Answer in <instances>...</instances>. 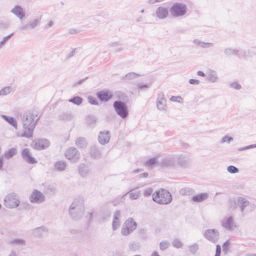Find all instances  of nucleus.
<instances>
[{"label": "nucleus", "instance_id": "nucleus-1", "mask_svg": "<svg viewBox=\"0 0 256 256\" xmlns=\"http://www.w3.org/2000/svg\"><path fill=\"white\" fill-rule=\"evenodd\" d=\"M36 112H25L21 117L23 132H18L17 135L20 137L30 138L32 136L34 130L39 119Z\"/></svg>", "mask_w": 256, "mask_h": 256}, {"label": "nucleus", "instance_id": "nucleus-2", "mask_svg": "<svg viewBox=\"0 0 256 256\" xmlns=\"http://www.w3.org/2000/svg\"><path fill=\"white\" fill-rule=\"evenodd\" d=\"M85 210L84 200L80 197L76 198L69 208V215L74 220L82 218Z\"/></svg>", "mask_w": 256, "mask_h": 256}, {"label": "nucleus", "instance_id": "nucleus-3", "mask_svg": "<svg viewBox=\"0 0 256 256\" xmlns=\"http://www.w3.org/2000/svg\"><path fill=\"white\" fill-rule=\"evenodd\" d=\"M152 200L154 202L161 204H168L172 200L170 193L165 189H160L152 194Z\"/></svg>", "mask_w": 256, "mask_h": 256}, {"label": "nucleus", "instance_id": "nucleus-4", "mask_svg": "<svg viewBox=\"0 0 256 256\" xmlns=\"http://www.w3.org/2000/svg\"><path fill=\"white\" fill-rule=\"evenodd\" d=\"M187 10L186 5L182 2H174L170 10L171 15L174 18L184 16L186 14Z\"/></svg>", "mask_w": 256, "mask_h": 256}, {"label": "nucleus", "instance_id": "nucleus-5", "mask_svg": "<svg viewBox=\"0 0 256 256\" xmlns=\"http://www.w3.org/2000/svg\"><path fill=\"white\" fill-rule=\"evenodd\" d=\"M20 204V198L15 192H10L7 194L4 200V204L7 208H17Z\"/></svg>", "mask_w": 256, "mask_h": 256}, {"label": "nucleus", "instance_id": "nucleus-6", "mask_svg": "<svg viewBox=\"0 0 256 256\" xmlns=\"http://www.w3.org/2000/svg\"><path fill=\"white\" fill-rule=\"evenodd\" d=\"M114 108L116 114L122 118H126L128 115V110L126 102L116 100L114 102Z\"/></svg>", "mask_w": 256, "mask_h": 256}, {"label": "nucleus", "instance_id": "nucleus-7", "mask_svg": "<svg viewBox=\"0 0 256 256\" xmlns=\"http://www.w3.org/2000/svg\"><path fill=\"white\" fill-rule=\"evenodd\" d=\"M66 158L72 162H77L80 157V154L78 150L73 146L68 148L64 154Z\"/></svg>", "mask_w": 256, "mask_h": 256}, {"label": "nucleus", "instance_id": "nucleus-8", "mask_svg": "<svg viewBox=\"0 0 256 256\" xmlns=\"http://www.w3.org/2000/svg\"><path fill=\"white\" fill-rule=\"evenodd\" d=\"M44 195L40 191L34 190L29 196V200L32 204H40L45 201Z\"/></svg>", "mask_w": 256, "mask_h": 256}, {"label": "nucleus", "instance_id": "nucleus-9", "mask_svg": "<svg viewBox=\"0 0 256 256\" xmlns=\"http://www.w3.org/2000/svg\"><path fill=\"white\" fill-rule=\"evenodd\" d=\"M78 172L82 178H86L90 176L92 168L90 164L86 163L80 164L78 167Z\"/></svg>", "mask_w": 256, "mask_h": 256}, {"label": "nucleus", "instance_id": "nucleus-10", "mask_svg": "<svg viewBox=\"0 0 256 256\" xmlns=\"http://www.w3.org/2000/svg\"><path fill=\"white\" fill-rule=\"evenodd\" d=\"M204 237L210 242L216 243L219 239V232L216 229L206 230L204 234Z\"/></svg>", "mask_w": 256, "mask_h": 256}, {"label": "nucleus", "instance_id": "nucleus-11", "mask_svg": "<svg viewBox=\"0 0 256 256\" xmlns=\"http://www.w3.org/2000/svg\"><path fill=\"white\" fill-rule=\"evenodd\" d=\"M40 18H37L30 21L27 24H23L20 26V29L22 31H27L30 30L34 29L40 24Z\"/></svg>", "mask_w": 256, "mask_h": 256}, {"label": "nucleus", "instance_id": "nucleus-12", "mask_svg": "<svg viewBox=\"0 0 256 256\" xmlns=\"http://www.w3.org/2000/svg\"><path fill=\"white\" fill-rule=\"evenodd\" d=\"M22 159L30 164H34L37 162L36 158L32 156L30 150L28 148H24L21 153Z\"/></svg>", "mask_w": 256, "mask_h": 256}, {"label": "nucleus", "instance_id": "nucleus-13", "mask_svg": "<svg viewBox=\"0 0 256 256\" xmlns=\"http://www.w3.org/2000/svg\"><path fill=\"white\" fill-rule=\"evenodd\" d=\"M245 52H242L241 50L232 48H227L224 50V54L226 56L236 55L239 58H242L244 56Z\"/></svg>", "mask_w": 256, "mask_h": 256}, {"label": "nucleus", "instance_id": "nucleus-14", "mask_svg": "<svg viewBox=\"0 0 256 256\" xmlns=\"http://www.w3.org/2000/svg\"><path fill=\"white\" fill-rule=\"evenodd\" d=\"M166 100L164 98V95L162 92L158 94L157 101V108L158 110L161 111L166 110Z\"/></svg>", "mask_w": 256, "mask_h": 256}, {"label": "nucleus", "instance_id": "nucleus-15", "mask_svg": "<svg viewBox=\"0 0 256 256\" xmlns=\"http://www.w3.org/2000/svg\"><path fill=\"white\" fill-rule=\"evenodd\" d=\"M222 226L228 230H232L234 227L236 226L234 224V218L232 216L223 220L222 222Z\"/></svg>", "mask_w": 256, "mask_h": 256}, {"label": "nucleus", "instance_id": "nucleus-16", "mask_svg": "<svg viewBox=\"0 0 256 256\" xmlns=\"http://www.w3.org/2000/svg\"><path fill=\"white\" fill-rule=\"evenodd\" d=\"M110 138L109 131L100 132L98 136V142L102 144H105L109 142Z\"/></svg>", "mask_w": 256, "mask_h": 256}, {"label": "nucleus", "instance_id": "nucleus-17", "mask_svg": "<svg viewBox=\"0 0 256 256\" xmlns=\"http://www.w3.org/2000/svg\"><path fill=\"white\" fill-rule=\"evenodd\" d=\"M121 212L120 210H116L114 214V218L112 224V228L114 230H117L120 226Z\"/></svg>", "mask_w": 256, "mask_h": 256}, {"label": "nucleus", "instance_id": "nucleus-18", "mask_svg": "<svg viewBox=\"0 0 256 256\" xmlns=\"http://www.w3.org/2000/svg\"><path fill=\"white\" fill-rule=\"evenodd\" d=\"M50 145L49 142L45 138L38 140L34 144V148L37 150H44Z\"/></svg>", "mask_w": 256, "mask_h": 256}, {"label": "nucleus", "instance_id": "nucleus-19", "mask_svg": "<svg viewBox=\"0 0 256 256\" xmlns=\"http://www.w3.org/2000/svg\"><path fill=\"white\" fill-rule=\"evenodd\" d=\"M48 230L44 226L36 228L32 230V235L36 238H40L46 234Z\"/></svg>", "mask_w": 256, "mask_h": 256}, {"label": "nucleus", "instance_id": "nucleus-20", "mask_svg": "<svg viewBox=\"0 0 256 256\" xmlns=\"http://www.w3.org/2000/svg\"><path fill=\"white\" fill-rule=\"evenodd\" d=\"M168 9L166 7L160 6L156 10V15L159 19H164L168 16Z\"/></svg>", "mask_w": 256, "mask_h": 256}, {"label": "nucleus", "instance_id": "nucleus-21", "mask_svg": "<svg viewBox=\"0 0 256 256\" xmlns=\"http://www.w3.org/2000/svg\"><path fill=\"white\" fill-rule=\"evenodd\" d=\"M10 12L20 20H22L25 16V12L20 6H16L11 10Z\"/></svg>", "mask_w": 256, "mask_h": 256}, {"label": "nucleus", "instance_id": "nucleus-22", "mask_svg": "<svg viewBox=\"0 0 256 256\" xmlns=\"http://www.w3.org/2000/svg\"><path fill=\"white\" fill-rule=\"evenodd\" d=\"M98 99L102 102H107L112 97V94L110 92L100 91L96 94Z\"/></svg>", "mask_w": 256, "mask_h": 256}, {"label": "nucleus", "instance_id": "nucleus-23", "mask_svg": "<svg viewBox=\"0 0 256 256\" xmlns=\"http://www.w3.org/2000/svg\"><path fill=\"white\" fill-rule=\"evenodd\" d=\"M218 73L216 70H210L206 74V80L212 83H214L218 82Z\"/></svg>", "mask_w": 256, "mask_h": 256}, {"label": "nucleus", "instance_id": "nucleus-24", "mask_svg": "<svg viewBox=\"0 0 256 256\" xmlns=\"http://www.w3.org/2000/svg\"><path fill=\"white\" fill-rule=\"evenodd\" d=\"M237 204L240 208L242 212H243L246 207L249 205V202L246 198L242 196H238L236 200Z\"/></svg>", "mask_w": 256, "mask_h": 256}, {"label": "nucleus", "instance_id": "nucleus-25", "mask_svg": "<svg viewBox=\"0 0 256 256\" xmlns=\"http://www.w3.org/2000/svg\"><path fill=\"white\" fill-rule=\"evenodd\" d=\"M208 197V194L206 192H204L193 196L192 200L194 202H200L206 200Z\"/></svg>", "mask_w": 256, "mask_h": 256}, {"label": "nucleus", "instance_id": "nucleus-26", "mask_svg": "<svg viewBox=\"0 0 256 256\" xmlns=\"http://www.w3.org/2000/svg\"><path fill=\"white\" fill-rule=\"evenodd\" d=\"M101 151L96 146H92L90 148V155L94 158H100L101 156Z\"/></svg>", "mask_w": 256, "mask_h": 256}, {"label": "nucleus", "instance_id": "nucleus-27", "mask_svg": "<svg viewBox=\"0 0 256 256\" xmlns=\"http://www.w3.org/2000/svg\"><path fill=\"white\" fill-rule=\"evenodd\" d=\"M75 144L79 148H84L86 146L88 143L84 138L79 137L76 140Z\"/></svg>", "mask_w": 256, "mask_h": 256}, {"label": "nucleus", "instance_id": "nucleus-28", "mask_svg": "<svg viewBox=\"0 0 256 256\" xmlns=\"http://www.w3.org/2000/svg\"><path fill=\"white\" fill-rule=\"evenodd\" d=\"M2 116L5 120H6L9 124L12 125L16 129L18 128L17 122L14 118L12 116H6V115H2Z\"/></svg>", "mask_w": 256, "mask_h": 256}, {"label": "nucleus", "instance_id": "nucleus-29", "mask_svg": "<svg viewBox=\"0 0 256 256\" xmlns=\"http://www.w3.org/2000/svg\"><path fill=\"white\" fill-rule=\"evenodd\" d=\"M124 224L129 228V229L132 232L136 228L137 224L132 218H128L124 222Z\"/></svg>", "mask_w": 256, "mask_h": 256}, {"label": "nucleus", "instance_id": "nucleus-30", "mask_svg": "<svg viewBox=\"0 0 256 256\" xmlns=\"http://www.w3.org/2000/svg\"><path fill=\"white\" fill-rule=\"evenodd\" d=\"M162 166L169 167L174 166V161L169 158H164L158 164Z\"/></svg>", "mask_w": 256, "mask_h": 256}, {"label": "nucleus", "instance_id": "nucleus-31", "mask_svg": "<svg viewBox=\"0 0 256 256\" xmlns=\"http://www.w3.org/2000/svg\"><path fill=\"white\" fill-rule=\"evenodd\" d=\"M16 154L17 150L16 148H12L4 152V157L6 159H9L15 156Z\"/></svg>", "mask_w": 256, "mask_h": 256}, {"label": "nucleus", "instance_id": "nucleus-32", "mask_svg": "<svg viewBox=\"0 0 256 256\" xmlns=\"http://www.w3.org/2000/svg\"><path fill=\"white\" fill-rule=\"evenodd\" d=\"M66 164L64 161H58L55 164V168L58 171H63L65 170Z\"/></svg>", "mask_w": 256, "mask_h": 256}, {"label": "nucleus", "instance_id": "nucleus-33", "mask_svg": "<svg viewBox=\"0 0 256 256\" xmlns=\"http://www.w3.org/2000/svg\"><path fill=\"white\" fill-rule=\"evenodd\" d=\"M129 192H127L125 194V195L128 194ZM140 191L136 190H132L130 191V198L132 200H136L140 196Z\"/></svg>", "mask_w": 256, "mask_h": 256}, {"label": "nucleus", "instance_id": "nucleus-34", "mask_svg": "<svg viewBox=\"0 0 256 256\" xmlns=\"http://www.w3.org/2000/svg\"><path fill=\"white\" fill-rule=\"evenodd\" d=\"M12 90V86H6L0 90V96H6L9 94Z\"/></svg>", "mask_w": 256, "mask_h": 256}, {"label": "nucleus", "instance_id": "nucleus-35", "mask_svg": "<svg viewBox=\"0 0 256 256\" xmlns=\"http://www.w3.org/2000/svg\"><path fill=\"white\" fill-rule=\"evenodd\" d=\"M83 98L79 96H74L70 98L68 101L76 105H80L82 102Z\"/></svg>", "mask_w": 256, "mask_h": 256}, {"label": "nucleus", "instance_id": "nucleus-36", "mask_svg": "<svg viewBox=\"0 0 256 256\" xmlns=\"http://www.w3.org/2000/svg\"><path fill=\"white\" fill-rule=\"evenodd\" d=\"M140 76V74L135 72H130L126 74L124 77L122 78L123 80L126 79L128 80H133L138 76Z\"/></svg>", "mask_w": 256, "mask_h": 256}, {"label": "nucleus", "instance_id": "nucleus-37", "mask_svg": "<svg viewBox=\"0 0 256 256\" xmlns=\"http://www.w3.org/2000/svg\"><path fill=\"white\" fill-rule=\"evenodd\" d=\"M86 122L88 125H94L96 122V118L93 116H88L86 118Z\"/></svg>", "mask_w": 256, "mask_h": 256}, {"label": "nucleus", "instance_id": "nucleus-38", "mask_svg": "<svg viewBox=\"0 0 256 256\" xmlns=\"http://www.w3.org/2000/svg\"><path fill=\"white\" fill-rule=\"evenodd\" d=\"M132 231L129 229V228L126 226L124 224L121 230V234L123 236H128L130 234Z\"/></svg>", "mask_w": 256, "mask_h": 256}, {"label": "nucleus", "instance_id": "nucleus-39", "mask_svg": "<svg viewBox=\"0 0 256 256\" xmlns=\"http://www.w3.org/2000/svg\"><path fill=\"white\" fill-rule=\"evenodd\" d=\"M188 158L184 156L181 155L180 156L178 159V162L182 166H185L188 164Z\"/></svg>", "mask_w": 256, "mask_h": 256}, {"label": "nucleus", "instance_id": "nucleus-40", "mask_svg": "<svg viewBox=\"0 0 256 256\" xmlns=\"http://www.w3.org/2000/svg\"><path fill=\"white\" fill-rule=\"evenodd\" d=\"M10 243L13 244L24 246V245H25V244H26V241L23 239L16 238V239L12 240L10 242Z\"/></svg>", "mask_w": 256, "mask_h": 256}, {"label": "nucleus", "instance_id": "nucleus-41", "mask_svg": "<svg viewBox=\"0 0 256 256\" xmlns=\"http://www.w3.org/2000/svg\"><path fill=\"white\" fill-rule=\"evenodd\" d=\"M158 163L157 158H152L148 160L145 163V164L147 166H152Z\"/></svg>", "mask_w": 256, "mask_h": 256}, {"label": "nucleus", "instance_id": "nucleus-42", "mask_svg": "<svg viewBox=\"0 0 256 256\" xmlns=\"http://www.w3.org/2000/svg\"><path fill=\"white\" fill-rule=\"evenodd\" d=\"M170 245V243L168 240H162L160 244V248L162 250H166Z\"/></svg>", "mask_w": 256, "mask_h": 256}, {"label": "nucleus", "instance_id": "nucleus-43", "mask_svg": "<svg viewBox=\"0 0 256 256\" xmlns=\"http://www.w3.org/2000/svg\"><path fill=\"white\" fill-rule=\"evenodd\" d=\"M189 250L192 254H195L198 249V245L195 243L188 246Z\"/></svg>", "mask_w": 256, "mask_h": 256}, {"label": "nucleus", "instance_id": "nucleus-44", "mask_svg": "<svg viewBox=\"0 0 256 256\" xmlns=\"http://www.w3.org/2000/svg\"><path fill=\"white\" fill-rule=\"evenodd\" d=\"M227 170L230 174H236L239 172L238 168L232 165L228 166Z\"/></svg>", "mask_w": 256, "mask_h": 256}, {"label": "nucleus", "instance_id": "nucleus-45", "mask_svg": "<svg viewBox=\"0 0 256 256\" xmlns=\"http://www.w3.org/2000/svg\"><path fill=\"white\" fill-rule=\"evenodd\" d=\"M230 86L231 88L236 90H239L242 88L241 85L237 82H231Z\"/></svg>", "mask_w": 256, "mask_h": 256}, {"label": "nucleus", "instance_id": "nucleus-46", "mask_svg": "<svg viewBox=\"0 0 256 256\" xmlns=\"http://www.w3.org/2000/svg\"><path fill=\"white\" fill-rule=\"evenodd\" d=\"M192 190V189H190L188 188H186L181 189L180 190V192L182 195H188V194H190Z\"/></svg>", "mask_w": 256, "mask_h": 256}, {"label": "nucleus", "instance_id": "nucleus-47", "mask_svg": "<svg viewBox=\"0 0 256 256\" xmlns=\"http://www.w3.org/2000/svg\"><path fill=\"white\" fill-rule=\"evenodd\" d=\"M172 245L176 248H181L183 246L182 243L178 239L174 240Z\"/></svg>", "mask_w": 256, "mask_h": 256}, {"label": "nucleus", "instance_id": "nucleus-48", "mask_svg": "<svg viewBox=\"0 0 256 256\" xmlns=\"http://www.w3.org/2000/svg\"><path fill=\"white\" fill-rule=\"evenodd\" d=\"M88 101L92 104L98 105V100L92 96L88 97Z\"/></svg>", "mask_w": 256, "mask_h": 256}, {"label": "nucleus", "instance_id": "nucleus-49", "mask_svg": "<svg viewBox=\"0 0 256 256\" xmlns=\"http://www.w3.org/2000/svg\"><path fill=\"white\" fill-rule=\"evenodd\" d=\"M233 140V138L231 137V136H224L221 141H220V143L221 144H222V143H224L225 142H226L228 143H230V142L232 141Z\"/></svg>", "mask_w": 256, "mask_h": 256}, {"label": "nucleus", "instance_id": "nucleus-50", "mask_svg": "<svg viewBox=\"0 0 256 256\" xmlns=\"http://www.w3.org/2000/svg\"><path fill=\"white\" fill-rule=\"evenodd\" d=\"M46 192L50 194H54L56 191V188L52 185H48L46 188Z\"/></svg>", "mask_w": 256, "mask_h": 256}, {"label": "nucleus", "instance_id": "nucleus-51", "mask_svg": "<svg viewBox=\"0 0 256 256\" xmlns=\"http://www.w3.org/2000/svg\"><path fill=\"white\" fill-rule=\"evenodd\" d=\"M230 242L228 240H226V242H225L224 244H223V246H222V250H223V252L225 253V254H226L228 250V247H229V246H230Z\"/></svg>", "mask_w": 256, "mask_h": 256}, {"label": "nucleus", "instance_id": "nucleus-52", "mask_svg": "<svg viewBox=\"0 0 256 256\" xmlns=\"http://www.w3.org/2000/svg\"><path fill=\"white\" fill-rule=\"evenodd\" d=\"M256 148V144H250L246 146L240 148H238V151H243L250 148Z\"/></svg>", "mask_w": 256, "mask_h": 256}, {"label": "nucleus", "instance_id": "nucleus-53", "mask_svg": "<svg viewBox=\"0 0 256 256\" xmlns=\"http://www.w3.org/2000/svg\"><path fill=\"white\" fill-rule=\"evenodd\" d=\"M248 54L250 56H253L256 55V47H252L248 50Z\"/></svg>", "mask_w": 256, "mask_h": 256}, {"label": "nucleus", "instance_id": "nucleus-54", "mask_svg": "<svg viewBox=\"0 0 256 256\" xmlns=\"http://www.w3.org/2000/svg\"><path fill=\"white\" fill-rule=\"evenodd\" d=\"M170 100L172 102H178L179 103L182 102V98L180 96H172Z\"/></svg>", "mask_w": 256, "mask_h": 256}, {"label": "nucleus", "instance_id": "nucleus-55", "mask_svg": "<svg viewBox=\"0 0 256 256\" xmlns=\"http://www.w3.org/2000/svg\"><path fill=\"white\" fill-rule=\"evenodd\" d=\"M150 86V84H136L137 88L138 90H141L144 88H148Z\"/></svg>", "mask_w": 256, "mask_h": 256}, {"label": "nucleus", "instance_id": "nucleus-56", "mask_svg": "<svg viewBox=\"0 0 256 256\" xmlns=\"http://www.w3.org/2000/svg\"><path fill=\"white\" fill-rule=\"evenodd\" d=\"M213 43L212 42H202L200 46L202 48H208L213 46Z\"/></svg>", "mask_w": 256, "mask_h": 256}, {"label": "nucleus", "instance_id": "nucleus-57", "mask_svg": "<svg viewBox=\"0 0 256 256\" xmlns=\"http://www.w3.org/2000/svg\"><path fill=\"white\" fill-rule=\"evenodd\" d=\"M221 253V246L219 244L216 246V252L214 256H220Z\"/></svg>", "mask_w": 256, "mask_h": 256}, {"label": "nucleus", "instance_id": "nucleus-58", "mask_svg": "<svg viewBox=\"0 0 256 256\" xmlns=\"http://www.w3.org/2000/svg\"><path fill=\"white\" fill-rule=\"evenodd\" d=\"M152 192V190L150 188H148L144 192V194L145 196H150Z\"/></svg>", "mask_w": 256, "mask_h": 256}, {"label": "nucleus", "instance_id": "nucleus-59", "mask_svg": "<svg viewBox=\"0 0 256 256\" xmlns=\"http://www.w3.org/2000/svg\"><path fill=\"white\" fill-rule=\"evenodd\" d=\"M86 218H88L90 222H91L93 218V212H88L86 215Z\"/></svg>", "mask_w": 256, "mask_h": 256}, {"label": "nucleus", "instance_id": "nucleus-60", "mask_svg": "<svg viewBox=\"0 0 256 256\" xmlns=\"http://www.w3.org/2000/svg\"><path fill=\"white\" fill-rule=\"evenodd\" d=\"M189 82L192 84L198 85L200 84V82L198 80L192 78L189 80Z\"/></svg>", "mask_w": 256, "mask_h": 256}, {"label": "nucleus", "instance_id": "nucleus-61", "mask_svg": "<svg viewBox=\"0 0 256 256\" xmlns=\"http://www.w3.org/2000/svg\"><path fill=\"white\" fill-rule=\"evenodd\" d=\"M14 34V33L12 32L9 35L4 37L3 38H2V40L1 41L2 42H3V44H4Z\"/></svg>", "mask_w": 256, "mask_h": 256}, {"label": "nucleus", "instance_id": "nucleus-62", "mask_svg": "<svg viewBox=\"0 0 256 256\" xmlns=\"http://www.w3.org/2000/svg\"><path fill=\"white\" fill-rule=\"evenodd\" d=\"M138 247V244L136 242L130 243V250H134Z\"/></svg>", "mask_w": 256, "mask_h": 256}, {"label": "nucleus", "instance_id": "nucleus-63", "mask_svg": "<svg viewBox=\"0 0 256 256\" xmlns=\"http://www.w3.org/2000/svg\"><path fill=\"white\" fill-rule=\"evenodd\" d=\"M75 50L76 49H74L72 51H71L69 54L67 56V59H68L70 58L71 57H72L75 54Z\"/></svg>", "mask_w": 256, "mask_h": 256}, {"label": "nucleus", "instance_id": "nucleus-64", "mask_svg": "<svg viewBox=\"0 0 256 256\" xmlns=\"http://www.w3.org/2000/svg\"><path fill=\"white\" fill-rule=\"evenodd\" d=\"M54 22L52 21H50L48 24L46 26V29H48L50 28H51L54 25Z\"/></svg>", "mask_w": 256, "mask_h": 256}]
</instances>
